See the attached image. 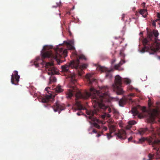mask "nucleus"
<instances>
[{
    "label": "nucleus",
    "mask_w": 160,
    "mask_h": 160,
    "mask_svg": "<svg viewBox=\"0 0 160 160\" xmlns=\"http://www.w3.org/2000/svg\"><path fill=\"white\" fill-rule=\"evenodd\" d=\"M56 78L53 76H51L49 78V83H51L52 82H54L56 81Z\"/></svg>",
    "instance_id": "obj_24"
},
{
    "label": "nucleus",
    "mask_w": 160,
    "mask_h": 160,
    "mask_svg": "<svg viewBox=\"0 0 160 160\" xmlns=\"http://www.w3.org/2000/svg\"><path fill=\"white\" fill-rule=\"evenodd\" d=\"M77 57V59L76 60L78 59L79 60L80 59H82L84 60H87V58L83 54H80L79 55H78L77 54V56H75Z\"/></svg>",
    "instance_id": "obj_20"
},
{
    "label": "nucleus",
    "mask_w": 160,
    "mask_h": 160,
    "mask_svg": "<svg viewBox=\"0 0 160 160\" xmlns=\"http://www.w3.org/2000/svg\"><path fill=\"white\" fill-rule=\"evenodd\" d=\"M49 95H46L45 98L42 99V102L43 103H47L49 101H52L54 99V97L50 93Z\"/></svg>",
    "instance_id": "obj_11"
},
{
    "label": "nucleus",
    "mask_w": 160,
    "mask_h": 160,
    "mask_svg": "<svg viewBox=\"0 0 160 160\" xmlns=\"http://www.w3.org/2000/svg\"><path fill=\"white\" fill-rule=\"evenodd\" d=\"M136 123V122L134 121H132L128 122V124L130 125H132L135 124Z\"/></svg>",
    "instance_id": "obj_28"
},
{
    "label": "nucleus",
    "mask_w": 160,
    "mask_h": 160,
    "mask_svg": "<svg viewBox=\"0 0 160 160\" xmlns=\"http://www.w3.org/2000/svg\"><path fill=\"white\" fill-rule=\"evenodd\" d=\"M55 92L58 93H59L63 91V89L61 88V86L58 85L55 88Z\"/></svg>",
    "instance_id": "obj_23"
},
{
    "label": "nucleus",
    "mask_w": 160,
    "mask_h": 160,
    "mask_svg": "<svg viewBox=\"0 0 160 160\" xmlns=\"http://www.w3.org/2000/svg\"><path fill=\"white\" fill-rule=\"evenodd\" d=\"M82 113V112H78L77 113V114L78 116L80 115Z\"/></svg>",
    "instance_id": "obj_38"
},
{
    "label": "nucleus",
    "mask_w": 160,
    "mask_h": 160,
    "mask_svg": "<svg viewBox=\"0 0 160 160\" xmlns=\"http://www.w3.org/2000/svg\"><path fill=\"white\" fill-rule=\"evenodd\" d=\"M135 96L134 94L132 93L129 94L128 96L127 97V98H130L131 99V100H132V98H131V97H133Z\"/></svg>",
    "instance_id": "obj_31"
},
{
    "label": "nucleus",
    "mask_w": 160,
    "mask_h": 160,
    "mask_svg": "<svg viewBox=\"0 0 160 160\" xmlns=\"http://www.w3.org/2000/svg\"><path fill=\"white\" fill-rule=\"evenodd\" d=\"M109 129L111 133H112L116 131L115 126V125L110 124L108 126Z\"/></svg>",
    "instance_id": "obj_18"
},
{
    "label": "nucleus",
    "mask_w": 160,
    "mask_h": 160,
    "mask_svg": "<svg viewBox=\"0 0 160 160\" xmlns=\"http://www.w3.org/2000/svg\"><path fill=\"white\" fill-rule=\"evenodd\" d=\"M103 129L105 131H106L107 130V128L106 127H104L103 128Z\"/></svg>",
    "instance_id": "obj_45"
},
{
    "label": "nucleus",
    "mask_w": 160,
    "mask_h": 160,
    "mask_svg": "<svg viewBox=\"0 0 160 160\" xmlns=\"http://www.w3.org/2000/svg\"><path fill=\"white\" fill-rule=\"evenodd\" d=\"M132 113L134 116H136L139 114V112L137 110L136 108H132Z\"/></svg>",
    "instance_id": "obj_22"
},
{
    "label": "nucleus",
    "mask_w": 160,
    "mask_h": 160,
    "mask_svg": "<svg viewBox=\"0 0 160 160\" xmlns=\"http://www.w3.org/2000/svg\"><path fill=\"white\" fill-rule=\"evenodd\" d=\"M148 130L147 128H140L138 132L141 135H143L146 132L148 131Z\"/></svg>",
    "instance_id": "obj_19"
},
{
    "label": "nucleus",
    "mask_w": 160,
    "mask_h": 160,
    "mask_svg": "<svg viewBox=\"0 0 160 160\" xmlns=\"http://www.w3.org/2000/svg\"><path fill=\"white\" fill-rule=\"evenodd\" d=\"M132 139V137H130L129 138H128V141H130Z\"/></svg>",
    "instance_id": "obj_41"
},
{
    "label": "nucleus",
    "mask_w": 160,
    "mask_h": 160,
    "mask_svg": "<svg viewBox=\"0 0 160 160\" xmlns=\"http://www.w3.org/2000/svg\"><path fill=\"white\" fill-rule=\"evenodd\" d=\"M142 5L143 8H145V3L144 2H143L142 3Z\"/></svg>",
    "instance_id": "obj_36"
},
{
    "label": "nucleus",
    "mask_w": 160,
    "mask_h": 160,
    "mask_svg": "<svg viewBox=\"0 0 160 160\" xmlns=\"http://www.w3.org/2000/svg\"><path fill=\"white\" fill-rule=\"evenodd\" d=\"M100 135L98 133L97 135L96 136L98 137H99L100 136Z\"/></svg>",
    "instance_id": "obj_46"
},
{
    "label": "nucleus",
    "mask_w": 160,
    "mask_h": 160,
    "mask_svg": "<svg viewBox=\"0 0 160 160\" xmlns=\"http://www.w3.org/2000/svg\"><path fill=\"white\" fill-rule=\"evenodd\" d=\"M111 134L112 133H111L110 132H109V133H106L107 137L108 139H109L112 137V136L111 135Z\"/></svg>",
    "instance_id": "obj_27"
},
{
    "label": "nucleus",
    "mask_w": 160,
    "mask_h": 160,
    "mask_svg": "<svg viewBox=\"0 0 160 160\" xmlns=\"http://www.w3.org/2000/svg\"><path fill=\"white\" fill-rule=\"evenodd\" d=\"M50 88L49 87H47L46 88L45 90V91L48 92V90L50 89Z\"/></svg>",
    "instance_id": "obj_39"
},
{
    "label": "nucleus",
    "mask_w": 160,
    "mask_h": 160,
    "mask_svg": "<svg viewBox=\"0 0 160 160\" xmlns=\"http://www.w3.org/2000/svg\"><path fill=\"white\" fill-rule=\"evenodd\" d=\"M158 114V111L155 110H153L152 112L151 113L150 115V118L151 119L152 121L153 122L154 121L155 117L157 116Z\"/></svg>",
    "instance_id": "obj_14"
},
{
    "label": "nucleus",
    "mask_w": 160,
    "mask_h": 160,
    "mask_svg": "<svg viewBox=\"0 0 160 160\" xmlns=\"http://www.w3.org/2000/svg\"><path fill=\"white\" fill-rule=\"evenodd\" d=\"M126 133L125 131L122 130L119 131L118 133L116 134L117 137L121 139H125L126 138Z\"/></svg>",
    "instance_id": "obj_12"
},
{
    "label": "nucleus",
    "mask_w": 160,
    "mask_h": 160,
    "mask_svg": "<svg viewBox=\"0 0 160 160\" xmlns=\"http://www.w3.org/2000/svg\"><path fill=\"white\" fill-rule=\"evenodd\" d=\"M117 112H118L116 111H114V113H117Z\"/></svg>",
    "instance_id": "obj_47"
},
{
    "label": "nucleus",
    "mask_w": 160,
    "mask_h": 160,
    "mask_svg": "<svg viewBox=\"0 0 160 160\" xmlns=\"http://www.w3.org/2000/svg\"><path fill=\"white\" fill-rule=\"evenodd\" d=\"M149 132H153L155 131V129L153 128H152V127H151L150 129L149 130Z\"/></svg>",
    "instance_id": "obj_34"
},
{
    "label": "nucleus",
    "mask_w": 160,
    "mask_h": 160,
    "mask_svg": "<svg viewBox=\"0 0 160 160\" xmlns=\"http://www.w3.org/2000/svg\"><path fill=\"white\" fill-rule=\"evenodd\" d=\"M125 62V61L124 60H121L118 64L114 66V68L116 70H118L119 68Z\"/></svg>",
    "instance_id": "obj_21"
},
{
    "label": "nucleus",
    "mask_w": 160,
    "mask_h": 160,
    "mask_svg": "<svg viewBox=\"0 0 160 160\" xmlns=\"http://www.w3.org/2000/svg\"><path fill=\"white\" fill-rule=\"evenodd\" d=\"M52 48V47L51 46L45 45L43 46V49L41 51L42 62L40 63V65L42 66L45 65L46 70L48 71V74L49 75L57 74L58 72L53 66V62H46L44 61V60L46 58H51L57 60L61 58L66 57L68 53L67 49L63 50L62 48H57L55 52L53 53L50 50Z\"/></svg>",
    "instance_id": "obj_2"
},
{
    "label": "nucleus",
    "mask_w": 160,
    "mask_h": 160,
    "mask_svg": "<svg viewBox=\"0 0 160 160\" xmlns=\"http://www.w3.org/2000/svg\"><path fill=\"white\" fill-rule=\"evenodd\" d=\"M128 101H131V99L126 97L122 98L119 101V105L120 106L123 107Z\"/></svg>",
    "instance_id": "obj_13"
},
{
    "label": "nucleus",
    "mask_w": 160,
    "mask_h": 160,
    "mask_svg": "<svg viewBox=\"0 0 160 160\" xmlns=\"http://www.w3.org/2000/svg\"><path fill=\"white\" fill-rule=\"evenodd\" d=\"M40 57H38L36 58V61H35L34 62V64L36 68H38L39 67V64L37 62V61L39 60H40Z\"/></svg>",
    "instance_id": "obj_25"
},
{
    "label": "nucleus",
    "mask_w": 160,
    "mask_h": 160,
    "mask_svg": "<svg viewBox=\"0 0 160 160\" xmlns=\"http://www.w3.org/2000/svg\"><path fill=\"white\" fill-rule=\"evenodd\" d=\"M152 25L155 27H156V23L155 21H153L152 22Z\"/></svg>",
    "instance_id": "obj_35"
},
{
    "label": "nucleus",
    "mask_w": 160,
    "mask_h": 160,
    "mask_svg": "<svg viewBox=\"0 0 160 160\" xmlns=\"http://www.w3.org/2000/svg\"><path fill=\"white\" fill-rule=\"evenodd\" d=\"M93 125L95 127L98 128L99 129L100 128V126L96 122H94Z\"/></svg>",
    "instance_id": "obj_32"
},
{
    "label": "nucleus",
    "mask_w": 160,
    "mask_h": 160,
    "mask_svg": "<svg viewBox=\"0 0 160 160\" xmlns=\"http://www.w3.org/2000/svg\"><path fill=\"white\" fill-rule=\"evenodd\" d=\"M110 122L112 123V121H110Z\"/></svg>",
    "instance_id": "obj_49"
},
{
    "label": "nucleus",
    "mask_w": 160,
    "mask_h": 160,
    "mask_svg": "<svg viewBox=\"0 0 160 160\" xmlns=\"http://www.w3.org/2000/svg\"><path fill=\"white\" fill-rule=\"evenodd\" d=\"M160 20V19L159 18H158L156 20H155L154 21H155V22H157L158 21H159Z\"/></svg>",
    "instance_id": "obj_43"
},
{
    "label": "nucleus",
    "mask_w": 160,
    "mask_h": 160,
    "mask_svg": "<svg viewBox=\"0 0 160 160\" xmlns=\"http://www.w3.org/2000/svg\"><path fill=\"white\" fill-rule=\"evenodd\" d=\"M92 132L93 133H97V131H96V130H95V129H94L92 130Z\"/></svg>",
    "instance_id": "obj_40"
},
{
    "label": "nucleus",
    "mask_w": 160,
    "mask_h": 160,
    "mask_svg": "<svg viewBox=\"0 0 160 160\" xmlns=\"http://www.w3.org/2000/svg\"><path fill=\"white\" fill-rule=\"evenodd\" d=\"M115 62V60L114 59L112 61V63H113Z\"/></svg>",
    "instance_id": "obj_44"
},
{
    "label": "nucleus",
    "mask_w": 160,
    "mask_h": 160,
    "mask_svg": "<svg viewBox=\"0 0 160 160\" xmlns=\"http://www.w3.org/2000/svg\"><path fill=\"white\" fill-rule=\"evenodd\" d=\"M67 44L68 45H69V46L68 47V49L73 50L74 52H72V53L75 56H77V52L75 50V47L74 46H72V45L69 44L68 43H67Z\"/></svg>",
    "instance_id": "obj_16"
},
{
    "label": "nucleus",
    "mask_w": 160,
    "mask_h": 160,
    "mask_svg": "<svg viewBox=\"0 0 160 160\" xmlns=\"http://www.w3.org/2000/svg\"><path fill=\"white\" fill-rule=\"evenodd\" d=\"M97 68L102 72H105L106 73V77L107 78H111L112 77V75L110 73V72L112 71V70H109L107 68L100 66H98L97 67Z\"/></svg>",
    "instance_id": "obj_8"
},
{
    "label": "nucleus",
    "mask_w": 160,
    "mask_h": 160,
    "mask_svg": "<svg viewBox=\"0 0 160 160\" xmlns=\"http://www.w3.org/2000/svg\"><path fill=\"white\" fill-rule=\"evenodd\" d=\"M120 55L122 56L123 55V53L121 51L119 53Z\"/></svg>",
    "instance_id": "obj_42"
},
{
    "label": "nucleus",
    "mask_w": 160,
    "mask_h": 160,
    "mask_svg": "<svg viewBox=\"0 0 160 160\" xmlns=\"http://www.w3.org/2000/svg\"><path fill=\"white\" fill-rule=\"evenodd\" d=\"M124 15H123V16H122V19H123V18H124Z\"/></svg>",
    "instance_id": "obj_48"
},
{
    "label": "nucleus",
    "mask_w": 160,
    "mask_h": 160,
    "mask_svg": "<svg viewBox=\"0 0 160 160\" xmlns=\"http://www.w3.org/2000/svg\"><path fill=\"white\" fill-rule=\"evenodd\" d=\"M155 156V154H151L149 153L148 155V157L149 159L147 160H152V159H154Z\"/></svg>",
    "instance_id": "obj_26"
},
{
    "label": "nucleus",
    "mask_w": 160,
    "mask_h": 160,
    "mask_svg": "<svg viewBox=\"0 0 160 160\" xmlns=\"http://www.w3.org/2000/svg\"><path fill=\"white\" fill-rule=\"evenodd\" d=\"M67 91L66 96L67 98H71L74 94L77 99H87L91 97L92 105L96 110L94 111H86V113L89 115V119L93 122H98V120L94 115L97 113L96 111H99L100 109H102L105 112L102 116V118L110 117L111 115L108 113L111 112V108L103 103V102L109 101V96L108 87H102L99 91L96 90L92 87L90 89V92L85 91L82 92L79 91L74 86H72Z\"/></svg>",
    "instance_id": "obj_1"
},
{
    "label": "nucleus",
    "mask_w": 160,
    "mask_h": 160,
    "mask_svg": "<svg viewBox=\"0 0 160 160\" xmlns=\"http://www.w3.org/2000/svg\"><path fill=\"white\" fill-rule=\"evenodd\" d=\"M139 12L144 18H146L147 16L148 12L146 9H140Z\"/></svg>",
    "instance_id": "obj_15"
},
{
    "label": "nucleus",
    "mask_w": 160,
    "mask_h": 160,
    "mask_svg": "<svg viewBox=\"0 0 160 160\" xmlns=\"http://www.w3.org/2000/svg\"><path fill=\"white\" fill-rule=\"evenodd\" d=\"M14 74L11 75V82L12 84L15 85H18L20 77L18 75V72L17 71L14 72Z\"/></svg>",
    "instance_id": "obj_7"
},
{
    "label": "nucleus",
    "mask_w": 160,
    "mask_h": 160,
    "mask_svg": "<svg viewBox=\"0 0 160 160\" xmlns=\"http://www.w3.org/2000/svg\"><path fill=\"white\" fill-rule=\"evenodd\" d=\"M154 159L157 160H160V157L159 156L157 152L155 154V156Z\"/></svg>",
    "instance_id": "obj_29"
},
{
    "label": "nucleus",
    "mask_w": 160,
    "mask_h": 160,
    "mask_svg": "<svg viewBox=\"0 0 160 160\" xmlns=\"http://www.w3.org/2000/svg\"><path fill=\"white\" fill-rule=\"evenodd\" d=\"M122 82L128 84L130 83L131 80L127 78H122L119 75H117L115 77V84L113 86L114 89L116 90L118 94H122L123 93L122 89L121 88Z\"/></svg>",
    "instance_id": "obj_5"
},
{
    "label": "nucleus",
    "mask_w": 160,
    "mask_h": 160,
    "mask_svg": "<svg viewBox=\"0 0 160 160\" xmlns=\"http://www.w3.org/2000/svg\"><path fill=\"white\" fill-rule=\"evenodd\" d=\"M87 66L88 65L85 63L79 65V60H75L72 61L69 63L62 66V72L68 74L69 77L70 78L71 83L74 84L77 82V80L75 79L76 75L74 73H71L69 70L70 68L75 69L78 72V75L81 76L84 72L83 69L86 68Z\"/></svg>",
    "instance_id": "obj_4"
},
{
    "label": "nucleus",
    "mask_w": 160,
    "mask_h": 160,
    "mask_svg": "<svg viewBox=\"0 0 160 160\" xmlns=\"http://www.w3.org/2000/svg\"><path fill=\"white\" fill-rule=\"evenodd\" d=\"M54 112H58L59 113L60 111L64 109V107L61 105L59 102H56L52 107Z\"/></svg>",
    "instance_id": "obj_10"
},
{
    "label": "nucleus",
    "mask_w": 160,
    "mask_h": 160,
    "mask_svg": "<svg viewBox=\"0 0 160 160\" xmlns=\"http://www.w3.org/2000/svg\"><path fill=\"white\" fill-rule=\"evenodd\" d=\"M76 104L78 109L79 110H84L85 108L83 107L81 102L79 101H76Z\"/></svg>",
    "instance_id": "obj_17"
},
{
    "label": "nucleus",
    "mask_w": 160,
    "mask_h": 160,
    "mask_svg": "<svg viewBox=\"0 0 160 160\" xmlns=\"http://www.w3.org/2000/svg\"><path fill=\"white\" fill-rule=\"evenodd\" d=\"M157 16L158 18L160 19V13H158Z\"/></svg>",
    "instance_id": "obj_37"
},
{
    "label": "nucleus",
    "mask_w": 160,
    "mask_h": 160,
    "mask_svg": "<svg viewBox=\"0 0 160 160\" xmlns=\"http://www.w3.org/2000/svg\"><path fill=\"white\" fill-rule=\"evenodd\" d=\"M86 78L87 79V84L88 85H91L93 83H96L97 80L93 78L92 77V75L91 74H87L86 76Z\"/></svg>",
    "instance_id": "obj_9"
},
{
    "label": "nucleus",
    "mask_w": 160,
    "mask_h": 160,
    "mask_svg": "<svg viewBox=\"0 0 160 160\" xmlns=\"http://www.w3.org/2000/svg\"><path fill=\"white\" fill-rule=\"evenodd\" d=\"M115 38H116V37H115Z\"/></svg>",
    "instance_id": "obj_50"
},
{
    "label": "nucleus",
    "mask_w": 160,
    "mask_h": 160,
    "mask_svg": "<svg viewBox=\"0 0 160 160\" xmlns=\"http://www.w3.org/2000/svg\"><path fill=\"white\" fill-rule=\"evenodd\" d=\"M145 140L147 141L149 144L152 145L153 147L155 144H160V140H157L155 135L149 138H140L139 139L138 142L140 143H142Z\"/></svg>",
    "instance_id": "obj_6"
},
{
    "label": "nucleus",
    "mask_w": 160,
    "mask_h": 160,
    "mask_svg": "<svg viewBox=\"0 0 160 160\" xmlns=\"http://www.w3.org/2000/svg\"><path fill=\"white\" fill-rule=\"evenodd\" d=\"M131 127L132 126H131V125H130L129 124H128V125L126 126V129H129L131 128Z\"/></svg>",
    "instance_id": "obj_33"
},
{
    "label": "nucleus",
    "mask_w": 160,
    "mask_h": 160,
    "mask_svg": "<svg viewBox=\"0 0 160 160\" xmlns=\"http://www.w3.org/2000/svg\"><path fill=\"white\" fill-rule=\"evenodd\" d=\"M147 37L144 38L142 43L144 47L141 52H148L150 54H153L158 50L160 51V40L158 39L159 33L156 29L149 30L147 28Z\"/></svg>",
    "instance_id": "obj_3"
},
{
    "label": "nucleus",
    "mask_w": 160,
    "mask_h": 160,
    "mask_svg": "<svg viewBox=\"0 0 160 160\" xmlns=\"http://www.w3.org/2000/svg\"><path fill=\"white\" fill-rule=\"evenodd\" d=\"M157 140H158L157 139ZM157 146H160V144H155L154 145V147L152 146V147H153V149L157 150V149L158 148V147ZM157 151H158V150H157Z\"/></svg>",
    "instance_id": "obj_30"
}]
</instances>
